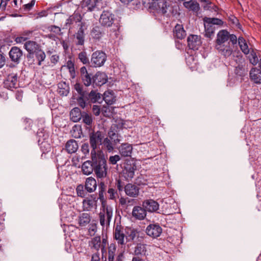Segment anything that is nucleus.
<instances>
[{
    "mask_svg": "<svg viewBox=\"0 0 261 261\" xmlns=\"http://www.w3.org/2000/svg\"><path fill=\"white\" fill-rule=\"evenodd\" d=\"M229 40V32L225 30L220 31L217 35L216 48L221 55L229 57L232 53L233 48Z\"/></svg>",
    "mask_w": 261,
    "mask_h": 261,
    "instance_id": "1",
    "label": "nucleus"
},
{
    "mask_svg": "<svg viewBox=\"0 0 261 261\" xmlns=\"http://www.w3.org/2000/svg\"><path fill=\"white\" fill-rule=\"evenodd\" d=\"M93 161L94 172L97 178H102L107 176L108 167L107 161L103 154L97 153L93 151L91 155Z\"/></svg>",
    "mask_w": 261,
    "mask_h": 261,
    "instance_id": "2",
    "label": "nucleus"
},
{
    "mask_svg": "<svg viewBox=\"0 0 261 261\" xmlns=\"http://www.w3.org/2000/svg\"><path fill=\"white\" fill-rule=\"evenodd\" d=\"M113 215V207L110 205H108L107 203L101 204L98 218L100 224L103 227L109 226Z\"/></svg>",
    "mask_w": 261,
    "mask_h": 261,
    "instance_id": "3",
    "label": "nucleus"
},
{
    "mask_svg": "<svg viewBox=\"0 0 261 261\" xmlns=\"http://www.w3.org/2000/svg\"><path fill=\"white\" fill-rule=\"evenodd\" d=\"M154 7L158 13L166 17H170L173 11V7L165 0H157Z\"/></svg>",
    "mask_w": 261,
    "mask_h": 261,
    "instance_id": "4",
    "label": "nucleus"
},
{
    "mask_svg": "<svg viewBox=\"0 0 261 261\" xmlns=\"http://www.w3.org/2000/svg\"><path fill=\"white\" fill-rule=\"evenodd\" d=\"M106 60V54L102 51L97 50L92 54L91 63L92 66L99 67L103 66Z\"/></svg>",
    "mask_w": 261,
    "mask_h": 261,
    "instance_id": "5",
    "label": "nucleus"
},
{
    "mask_svg": "<svg viewBox=\"0 0 261 261\" xmlns=\"http://www.w3.org/2000/svg\"><path fill=\"white\" fill-rule=\"evenodd\" d=\"M115 20V15L110 11H103L100 15L99 23L105 27H110Z\"/></svg>",
    "mask_w": 261,
    "mask_h": 261,
    "instance_id": "6",
    "label": "nucleus"
},
{
    "mask_svg": "<svg viewBox=\"0 0 261 261\" xmlns=\"http://www.w3.org/2000/svg\"><path fill=\"white\" fill-rule=\"evenodd\" d=\"M113 236L119 245H123L126 244L125 242V235L124 233V228L120 223L114 225Z\"/></svg>",
    "mask_w": 261,
    "mask_h": 261,
    "instance_id": "7",
    "label": "nucleus"
},
{
    "mask_svg": "<svg viewBox=\"0 0 261 261\" xmlns=\"http://www.w3.org/2000/svg\"><path fill=\"white\" fill-rule=\"evenodd\" d=\"M80 73L82 81L85 86L88 87L92 84L94 75L88 71L85 66L81 67Z\"/></svg>",
    "mask_w": 261,
    "mask_h": 261,
    "instance_id": "8",
    "label": "nucleus"
},
{
    "mask_svg": "<svg viewBox=\"0 0 261 261\" xmlns=\"http://www.w3.org/2000/svg\"><path fill=\"white\" fill-rule=\"evenodd\" d=\"M24 47L28 52L27 56L28 59L33 58L34 54L41 48V45L36 42L30 40L25 42Z\"/></svg>",
    "mask_w": 261,
    "mask_h": 261,
    "instance_id": "9",
    "label": "nucleus"
},
{
    "mask_svg": "<svg viewBox=\"0 0 261 261\" xmlns=\"http://www.w3.org/2000/svg\"><path fill=\"white\" fill-rule=\"evenodd\" d=\"M102 139V134L99 131H97L90 134V144L91 147L92 148L91 150V155L94 151L96 152L95 149L98 145L101 144Z\"/></svg>",
    "mask_w": 261,
    "mask_h": 261,
    "instance_id": "10",
    "label": "nucleus"
},
{
    "mask_svg": "<svg viewBox=\"0 0 261 261\" xmlns=\"http://www.w3.org/2000/svg\"><path fill=\"white\" fill-rule=\"evenodd\" d=\"M137 170V166L134 163L126 162L122 170L123 174L127 180L132 179L135 175V171Z\"/></svg>",
    "mask_w": 261,
    "mask_h": 261,
    "instance_id": "11",
    "label": "nucleus"
},
{
    "mask_svg": "<svg viewBox=\"0 0 261 261\" xmlns=\"http://www.w3.org/2000/svg\"><path fill=\"white\" fill-rule=\"evenodd\" d=\"M18 86V77L17 74L11 73L9 74L4 82V87L10 90H12L13 89L17 88Z\"/></svg>",
    "mask_w": 261,
    "mask_h": 261,
    "instance_id": "12",
    "label": "nucleus"
},
{
    "mask_svg": "<svg viewBox=\"0 0 261 261\" xmlns=\"http://www.w3.org/2000/svg\"><path fill=\"white\" fill-rule=\"evenodd\" d=\"M9 56L13 63L18 64L23 56V52L19 47L13 46L9 52Z\"/></svg>",
    "mask_w": 261,
    "mask_h": 261,
    "instance_id": "13",
    "label": "nucleus"
},
{
    "mask_svg": "<svg viewBox=\"0 0 261 261\" xmlns=\"http://www.w3.org/2000/svg\"><path fill=\"white\" fill-rule=\"evenodd\" d=\"M125 194L132 198L137 197L140 193V188L136 185L128 183L124 186Z\"/></svg>",
    "mask_w": 261,
    "mask_h": 261,
    "instance_id": "14",
    "label": "nucleus"
},
{
    "mask_svg": "<svg viewBox=\"0 0 261 261\" xmlns=\"http://www.w3.org/2000/svg\"><path fill=\"white\" fill-rule=\"evenodd\" d=\"M147 235L153 238L159 237L162 232V228L158 224H151L146 229Z\"/></svg>",
    "mask_w": 261,
    "mask_h": 261,
    "instance_id": "15",
    "label": "nucleus"
},
{
    "mask_svg": "<svg viewBox=\"0 0 261 261\" xmlns=\"http://www.w3.org/2000/svg\"><path fill=\"white\" fill-rule=\"evenodd\" d=\"M142 206L146 211L153 213L156 212L159 210V204L153 199H146L143 202Z\"/></svg>",
    "mask_w": 261,
    "mask_h": 261,
    "instance_id": "16",
    "label": "nucleus"
},
{
    "mask_svg": "<svg viewBox=\"0 0 261 261\" xmlns=\"http://www.w3.org/2000/svg\"><path fill=\"white\" fill-rule=\"evenodd\" d=\"M38 34L35 30H25L21 33L19 36L15 38V41L17 43H21L35 37V35Z\"/></svg>",
    "mask_w": 261,
    "mask_h": 261,
    "instance_id": "17",
    "label": "nucleus"
},
{
    "mask_svg": "<svg viewBox=\"0 0 261 261\" xmlns=\"http://www.w3.org/2000/svg\"><path fill=\"white\" fill-rule=\"evenodd\" d=\"M121 156L130 157L133 152L132 145L128 143H122L118 148Z\"/></svg>",
    "mask_w": 261,
    "mask_h": 261,
    "instance_id": "18",
    "label": "nucleus"
},
{
    "mask_svg": "<svg viewBox=\"0 0 261 261\" xmlns=\"http://www.w3.org/2000/svg\"><path fill=\"white\" fill-rule=\"evenodd\" d=\"M188 45L191 49H197L201 44V40L198 36L195 35H190L187 39Z\"/></svg>",
    "mask_w": 261,
    "mask_h": 261,
    "instance_id": "19",
    "label": "nucleus"
},
{
    "mask_svg": "<svg viewBox=\"0 0 261 261\" xmlns=\"http://www.w3.org/2000/svg\"><path fill=\"white\" fill-rule=\"evenodd\" d=\"M108 81V77L104 72H97L93 76V84L98 86H101L106 83Z\"/></svg>",
    "mask_w": 261,
    "mask_h": 261,
    "instance_id": "20",
    "label": "nucleus"
},
{
    "mask_svg": "<svg viewBox=\"0 0 261 261\" xmlns=\"http://www.w3.org/2000/svg\"><path fill=\"white\" fill-rule=\"evenodd\" d=\"M84 30V25L82 23L77 32L74 35L76 45H83L84 44L85 38Z\"/></svg>",
    "mask_w": 261,
    "mask_h": 261,
    "instance_id": "21",
    "label": "nucleus"
},
{
    "mask_svg": "<svg viewBox=\"0 0 261 261\" xmlns=\"http://www.w3.org/2000/svg\"><path fill=\"white\" fill-rule=\"evenodd\" d=\"M79 148V144L74 139L68 140L65 144V149L69 154L75 153Z\"/></svg>",
    "mask_w": 261,
    "mask_h": 261,
    "instance_id": "22",
    "label": "nucleus"
},
{
    "mask_svg": "<svg viewBox=\"0 0 261 261\" xmlns=\"http://www.w3.org/2000/svg\"><path fill=\"white\" fill-rule=\"evenodd\" d=\"M132 215L137 219L143 220L146 216V211L143 206H135L133 209Z\"/></svg>",
    "mask_w": 261,
    "mask_h": 261,
    "instance_id": "23",
    "label": "nucleus"
},
{
    "mask_svg": "<svg viewBox=\"0 0 261 261\" xmlns=\"http://www.w3.org/2000/svg\"><path fill=\"white\" fill-rule=\"evenodd\" d=\"M250 80L255 84H261V70L256 68H252L250 71Z\"/></svg>",
    "mask_w": 261,
    "mask_h": 261,
    "instance_id": "24",
    "label": "nucleus"
},
{
    "mask_svg": "<svg viewBox=\"0 0 261 261\" xmlns=\"http://www.w3.org/2000/svg\"><path fill=\"white\" fill-rule=\"evenodd\" d=\"M183 6L185 8L189 11L194 12H198L200 10V6L196 0H190L189 1L184 2Z\"/></svg>",
    "mask_w": 261,
    "mask_h": 261,
    "instance_id": "25",
    "label": "nucleus"
},
{
    "mask_svg": "<svg viewBox=\"0 0 261 261\" xmlns=\"http://www.w3.org/2000/svg\"><path fill=\"white\" fill-rule=\"evenodd\" d=\"M87 101L92 103H101L102 98L101 95L94 90H92L88 94H87Z\"/></svg>",
    "mask_w": 261,
    "mask_h": 261,
    "instance_id": "26",
    "label": "nucleus"
},
{
    "mask_svg": "<svg viewBox=\"0 0 261 261\" xmlns=\"http://www.w3.org/2000/svg\"><path fill=\"white\" fill-rule=\"evenodd\" d=\"M85 187L88 193L93 192L97 187L96 180L92 177L87 178L85 181Z\"/></svg>",
    "mask_w": 261,
    "mask_h": 261,
    "instance_id": "27",
    "label": "nucleus"
},
{
    "mask_svg": "<svg viewBox=\"0 0 261 261\" xmlns=\"http://www.w3.org/2000/svg\"><path fill=\"white\" fill-rule=\"evenodd\" d=\"M91 220V217L89 214L83 213L81 214L78 217V224L82 227H85L89 224Z\"/></svg>",
    "mask_w": 261,
    "mask_h": 261,
    "instance_id": "28",
    "label": "nucleus"
},
{
    "mask_svg": "<svg viewBox=\"0 0 261 261\" xmlns=\"http://www.w3.org/2000/svg\"><path fill=\"white\" fill-rule=\"evenodd\" d=\"M174 36L179 39H184L186 36V33L182 25L177 24L173 30Z\"/></svg>",
    "mask_w": 261,
    "mask_h": 261,
    "instance_id": "29",
    "label": "nucleus"
},
{
    "mask_svg": "<svg viewBox=\"0 0 261 261\" xmlns=\"http://www.w3.org/2000/svg\"><path fill=\"white\" fill-rule=\"evenodd\" d=\"M113 127L115 126H112L111 127L110 130L108 132V135L109 139L112 141L113 144H114L116 146L120 143L122 136L118 133H116L112 130Z\"/></svg>",
    "mask_w": 261,
    "mask_h": 261,
    "instance_id": "30",
    "label": "nucleus"
},
{
    "mask_svg": "<svg viewBox=\"0 0 261 261\" xmlns=\"http://www.w3.org/2000/svg\"><path fill=\"white\" fill-rule=\"evenodd\" d=\"M146 245L139 243L135 247L134 254L137 256H145L147 255Z\"/></svg>",
    "mask_w": 261,
    "mask_h": 261,
    "instance_id": "31",
    "label": "nucleus"
},
{
    "mask_svg": "<svg viewBox=\"0 0 261 261\" xmlns=\"http://www.w3.org/2000/svg\"><path fill=\"white\" fill-rule=\"evenodd\" d=\"M98 198L100 200L101 204L107 203L106 200L105 198V195L107 189V186L104 182H100L98 185Z\"/></svg>",
    "mask_w": 261,
    "mask_h": 261,
    "instance_id": "32",
    "label": "nucleus"
},
{
    "mask_svg": "<svg viewBox=\"0 0 261 261\" xmlns=\"http://www.w3.org/2000/svg\"><path fill=\"white\" fill-rule=\"evenodd\" d=\"M93 168V161L92 160L91 161L89 160L85 162L82 166L83 174L87 175L91 174L93 171H94Z\"/></svg>",
    "mask_w": 261,
    "mask_h": 261,
    "instance_id": "33",
    "label": "nucleus"
},
{
    "mask_svg": "<svg viewBox=\"0 0 261 261\" xmlns=\"http://www.w3.org/2000/svg\"><path fill=\"white\" fill-rule=\"evenodd\" d=\"M239 64L236 67L235 73L240 76L245 75L246 73V70L244 66L242 64L243 59L242 56H238Z\"/></svg>",
    "mask_w": 261,
    "mask_h": 261,
    "instance_id": "34",
    "label": "nucleus"
},
{
    "mask_svg": "<svg viewBox=\"0 0 261 261\" xmlns=\"http://www.w3.org/2000/svg\"><path fill=\"white\" fill-rule=\"evenodd\" d=\"M83 113L78 108H73L70 113L71 120L74 122L79 121L82 119Z\"/></svg>",
    "mask_w": 261,
    "mask_h": 261,
    "instance_id": "35",
    "label": "nucleus"
},
{
    "mask_svg": "<svg viewBox=\"0 0 261 261\" xmlns=\"http://www.w3.org/2000/svg\"><path fill=\"white\" fill-rule=\"evenodd\" d=\"M83 206L85 211H90L93 208L97 206V203L95 200H91L89 198H87L83 201Z\"/></svg>",
    "mask_w": 261,
    "mask_h": 261,
    "instance_id": "36",
    "label": "nucleus"
},
{
    "mask_svg": "<svg viewBox=\"0 0 261 261\" xmlns=\"http://www.w3.org/2000/svg\"><path fill=\"white\" fill-rule=\"evenodd\" d=\"M96 6L95 0H83L81 2V7L82 8H87V11H92L94 10Z\"/></svg>",
    "mask_w": 261,
    "mask_h": 261,
    "instance_id": "37",
    "label": "nucleus"
},
{
    "mask_svg": "<svg viewBox=\"0 0 261 261\" xmlns=\"http://www.w3.org/2000/svg\"><path fill=\"white\" fill-rule=\"evenodd\" d=\"M204 25L205 29L204 36L210 39H212L214 36L215 27L206 22H204Z\"/></svg>",
    "mask_w": 261,
    "mask_h": 261,
    "instance_id": "38",
    "label": "nucleus"
},
{
    "mask_svg": "<svg viewBox=\"0 0 261 261\" xmlns=\"http://www.w3.org/2000/svg\"><path fill=\"white\" fill-rule=\"evenodd\" d=\"M102 98L108 105H113L116 101V98L113 93L109 91L105 92Z\"/></svg>",
    "mask_w": 261,
    "mask_h": 261,
    "instance_id": "39",
    "label": "nucleus"
},
{
    "mask_svg": "<svg viewBox=\"0 0 261 261\" xmlns=\"http://www.w3.org/2000/svg\"><path fill=\"white\" fill-rule=\"evenodd\" d=\"M91 247L92 249H95L97 252L100 249H101V238L99 236L94 237L90 242Z\"/></svg>",
    "mask_w": 261,
    "mask_h": 261,
    "instance_id": "40",
    "label": "nucleus"
},
{
    "mask_svg": "<svg viewBox=\"0 0 261 261\" xmlns=\"http://www.w3.org/2000/svg\"><path fill=\"white\" fill-rule=\"evenodd\" d=\"M238 43L242 52L245 55L248 54L249 53V49L248 45L243 37H239Z\"/></svg>",
    "mask_w": 261,
    "mask_h": 261,
    "instance_id": "41",
    "label": "nucleus"
},
{
    "mask_svg": "<svg viewBox=\"0 0 261 261\" xmlns=\"http://www.w3.org/2000/svg\"><path fill=\"white\" fill-rule=\"evenodd\" d=\"M203 21L204 22L208 23L212 26H214V25L221 26L222 25L223 23V22L221 19L217 18H210L205 17L203 18Z\"/></svg>",
    "mask_w": 261,
    "mask_h": 261,
    "instance_id": "42",
    "label": "nucleus"
},
{
    "mask_svg": "<svg viewBox=\"0 0 261 261\" xmlns=\"http://www.w3.org/2000/svg\"><path fill=\"white\" fill-rule=\"evenodd\" d=\"M135 201L134 199H129L128 197H121L119 199V204L123 207L132 205Z\"/></svg>",
    "mask_w": 261,
    "mask_h": 261,
    "instance_id": "43",
    "label": "nucleus"
},
{
    "mask_svg": "<svg viewBox=\"0 0 261 261\" xmlns=\"http://www.w3.org/2000/svg\"><path fill=\"white\" fill-rule=\"evenodd\" d=\"M66 66L69 70L71 78L72 79H74L76 76V73L73 62L71 60H68L66 63Z\"/></svg>",
    "mask_w": 261,
    "mask_h": 261,
    "instance_id": "44",
    "label": "nucleus"
},
{
    "mask_svg": "<svg viewBox=\"0 0 261 261\" xmlns=\"http://www.w3.org/2000/svg\"><path fill=\"white\" fill-rule=\"evenodd\" d=\"M103 145L109 152H112L115 146L114 144H113L112 141L108 138L104 139Z\"/></svg>",
    "mask_w": 261,
    "mask_h": 261,
    "instance_id": "45",
    "label": "nucleus"
},
{
    "mask_svg": "<svg viewBox=\"0 0 261 261\" xmlns=\"http://www.w3.org/2000/svg\"><path fill=\"white\" fill-rule=\"evenodd\" d=\"M36 58L37 59L38 62V65L40 66L42 65V63L44 61L46 58V55L45 53L40 48L38 51H37L35 54Z\"/></svg>",
    "mask_w": 261,
    "mask_h": 261,
    "instance_id": "46",
    "label": "nucleus"
},
{
    "mask_svg": "<svg viewBox=\"0 0 261 261\" xmlns=\"http://www.w3.org/2000/svg\"><path fill=\"white\" fill-rule=\"evenodd\" d=\"M91 35L93 39L99 40L102 37V32L98 27H95L93 28Z\"/></svg>",
    "mask_w": 261,
    "mask_h": 261,
    "instance_id": "47",
    "label": "nucleus"
},
{
    "mask_svg": "<svg viewBox=\"0 0 261 261\" xmlns=\"http://www.w3.org/2000/svg\"><path fill=\"white\" fill-rule=\"evenodd\" d=\"M76 192L79 197L84 198L87 196L88 192L85 189V186L83 185H79L76 187Z\"/></svg>",
    "mask_w": 261,
    "mask_h": 261,
    "instance_id": "48",
    "label": "nucleus"
},
{
    "mask_svg": "<svg viewBox=\"0 0 261 261\" xmlns=\"http://www.w3.org/2000/svg\"><path fill=\"white\" fill-rule=\"evenodd\" d=\"M116 250V245L114 244H111L109 247L108 251V260L109 261H114L115 251Z\"/></svg>",
    "mask_w": 261,
    "mask_h": 261,
    "instance_id": "49",
    "label": "nucleus"
},
{
    "mask_svg": "<svg viewBox=\"0 0 261 261\" xmlns=\"http://www.w3.org/2000/svg\"><path fill=\"white\" fill-rule=\"evenodd\" d=\"M78 59L83 64H87L89 63V60L87 57L86 52L82 51L78 55Z\"/></svg>",
    "mask_w": 261,
    "mask_h": 261,
    "instance_id": "50",
    "label": "nucleus"
},
{
    "mask_svg": "<svg viewBox=\"0 0 261 261\" xmlns=\"http://www.w3.org/2000/svg\"><path fill=\"white\" fill-rule=\"evenodd\" d=\"M83 122L86 124L90 126L92 123V119L91 116L85 112L83 113L82 116Z\"/></svg>",
    "mask_w": 261,
    "mask_h": 261,
    "instance_id": "51",
    "label": "nucleus"
},
{
    "mask_svg": "<svg viewBox=\"0 0 261 261\" xmlns=\"http://www.w3.org/2000/svg\"><path fill=\"white\" fill-rule=\"evenodd\" d=\"M77 102L81 107L84 108L86 107V104L89 103L87 101V94L81 95V96L77 99Z\"/></svg>",
    "mask_w": 261,
    "mask_h": 261,
    "instance_id": "52",
    "label": "nucleus"
},
{
    "mask_svg": "<svg viewBox=\"0 0 261 261\" xmlns=\"http://www.w3.org/2000/svg\"><path fill=\"white\" fill-rule=\"evenodd\" d=\"M120 160H121L120 156L119 155L116 154L114 155L110 156L109 159V163L112 165H115Z\"/></svg>",
    "mask_w": 261,
    "mask_h": 261,
    "instance_id": "53",
    "label": "nucleus"
},
{
    "mask_svg": "<svg viewBox=\"0 0 261 261\" xmlns=\"http://www.w3.org/2000/svg\"><path fill=\"white\" fill-rule=\"evenodd\" d=\"M97 230V225L95 223H92L89 225L88 233L90 236H93Z\"/></svg>",
    "mask_w": 261,
    "mask_h": 261,
    "instance_id": "54",
    "label": "nucleus"
},
{
    "mask_svg": "<svg viewBox=\"0 0 261 261\" xmlns=\"http://www.w3.org/2000/svg\"><path fill=\"white\" fill-rule=\"evenodd\" d=\"M47 29L49 31L53 32L56 35H60L61 33V28L55 25L49 26Z\"/></svg>",
    "mask_w": 261,
    "mask_h": 261,
    "instance_id": "55",
    "label": "nucleus"
},
{
    "mask_svg": "<svg viewBox=\"0 0 261 261\" xmlns=\"http://www.w3.org/2000/svg\"><path fill=\"white\" fill-rule=\"evenodd\" d=\"M74 88L80 95L87 94L85 91L83 90V86L80 83H76L74 86Z\"/></svg>",
    "mask_w": 261,
    "mask_h": 261,
    "instance_id": "56",
    "label": "nucleus"
},
{
    "mask_svg": "<svg viewBox=\"0 0 261 261\" xmlns=\"http://www.w3.org/2000/svg\"><path fill=\"white\" fill-rule=\"evenodd\" d=\"M116 186L119 192H121L124 190V184L121 181L120 179L116 180Z\"/></svg>",
    "mask_w": 261,
    "mask_h": 261,
    "instance_id": "57",
    "label": "nucleus"
},
{
    "mask_svg": "<svg viewBox=\"0 0 261 261\" xmlns=\"http://www.w3.org/2000/svg\"><path fill=\"white\" fill-rule=\"evenodd\" d=\"M35 3L36 0H32L30 3L24 5L23 6L24 10L27 11L30 10L35 5Z\"/></svg>",
    "mask_w": 261,
    "mask_h": 261,
    "instance_id": "58",
    "label": "nucleus"
},
{
    "mask_svg": "<svg viewBox=\"0 0 261 261\" xmlns=\"http://www.w3.org/2000/svg\"><path fill=\"white\" fill-rule=\"evenodd\" d=\"M250 62L254 65H256L259 62L258 59L255 54H251V57L250 58Z\"/></svg>",
    "mask_w": 261,
    "mask_h": 261,
    "instance_id": "59",
    "label": "nucleus"
},
{
    "mask_svg": "<svg viewBox=\"0 0 261 261\" xmlns=\"http://www.w3.org/2000/svg\"><path fill=\"white\" fill-rule=\"evenodd\" d=\"M229 40L230 42L231 43V45H230L233 47V45L234 44H237V37L236 35L233 34H230L229 33Z\"/></svg>",
    "mask_w": 261,
    "mask_h": 261,
    "instance_id": "60",
    "label": "nucleus"
},
{
    "mask_svg": "<svg viewBox=\"0 0 261 261\" xmlns=\"http://www.w3.org/2000/svg\"><path fill=\"white\" fill-rule=\"evenodd\" d=\"M108 193L109 196V199H114L115 198L116 191L113 188H109L108 190Z\"/></svg>",
    "mask_w": 261,
    "mask_h": 261,
    "instance_id": "61",
    "label": "nucleus"
},
{
    "mask_svg": "<svg viewBox=\"0 0 261 261\" xmlns=\"http://www.w3.org/2000/svg\"><path fill=\"white\" fill-rule=\"evenodd\" d=\"M6 63V57L3 54H0V68H3Z\"/></svg>",
    "mask_w": 261,
    "mask_h": 261,
    "instance_id": "62",
    "label": "nucleus"
},
{
    "mask_svg": "<svg viewBox=\"0 0 261 261\" xmlns=\"http://www.w3.org/2000/svg\"><path fill=\"white\" fill-rule=\"evenodd\" d=\"M59 89H58V92L61 95H65L66 96L68 92V88H62L60 86H58Z\"/></svg>",
    "mask_w": 261,
    "mask_h": 261,
    "instance_id": "63",
    "label": "nucleus"
},
{
    "mask_svg": "<svg viewBox=\"0 0 261 261\" xmlns=\"http://www.w3.org/2000/svg\"><path fill=\"white\" fill-rule=\"evenodd\" d=\"M81 150L85 154L88 153L89 152V145L87 143L83 144L81 147Z\"/></svg>",
    "mask_w": 261,
    "mask_h": 261,
    "instance_id": "64",
    "label": "nucleus"
}]
</instances>
